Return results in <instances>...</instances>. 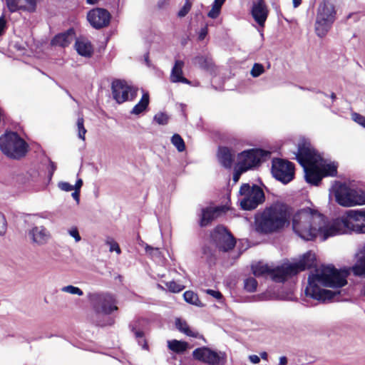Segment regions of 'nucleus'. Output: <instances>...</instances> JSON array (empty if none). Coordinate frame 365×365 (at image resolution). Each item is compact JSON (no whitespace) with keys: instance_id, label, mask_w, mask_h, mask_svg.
I'll return each mask as SVG.
<instances>
[{"instance_id":"9","label":"nucleus","mask_w":365,"mask_h":365,"mask_svg":"<svg viewBox=\"0 0 365 365\" xmlns=\"http://www.w3.org/2000/svg\"><path fill=\"white\" fill-rule=\"evenodd\" d=\"M239 193L242 197L240 205L242 209L245 210H252L257 208L265 200L262 189L256 185L250 186L247 183L243 184L240 188Z\"/></svg>"},{"instance_id":"50","label":"nucleus","mask_w":365,"mask_h":365,"mask_svg":"<svg viewBox=\"0 0 365 365\" xmlns=\"http://www.w3.org/2000/svg\"><path fill=\"white\" fill-rule=\"evenodd\" d=\"M56 170V165L53 161H49L48 177L51 179Z\"/></svg>"},{"instance_id":"60","label":"nucleus","mask_w":365,"mask_h":365,"mask_svg":"<svg viewBox=\"0 0 365 365\" xmlns=\"http://www.w3.org/2000/svg\"><path fill=\"white\" fill-rule=\"evenodd\" d=\"M260 356L262 359L267 360L268 355H267V352L263 351V352L260 353Z\"/></svg>"},{"instance_id":"25","label":"nucleus","mask_w":365,"mask_h":365,"mask_svg":"<svg viewBox=\"0 0 365 365\" xmlns=\"http://www.w3.org/2000/svg\"><path fill=\"white\" fill-rule=\"evenodd\" d=\"M361 256L358 259L351 269L354 275L365 277V245L361 251Z\"/></svg>"},{"instance_id":"13","label":"nucleus","mask_w":365,"mask_h":365,"mask_svg":"<svg viewBox=\"0 0 365 365\" xmlns=\"http://www.w3.org/2000/svg\"><path fill=\"white\" fill-rule=\"evenodd\" d=\"M113 98L118 103L132 101L137 95V90L121 80L113 81L111 86Z\"/></svg>"},{"instance_id":"7","label":"nucleus","mask_w":365,"mask_h":365,"mask_svg":"<svg viewBox=\"0 0 365 365\" xmlns=\"http://www.w3.org/2000/svg\"><path fill=\"white\" fill-rule=\"evenodd\" d=\"M336 19L334 6L329 1H324L318 9L315 23V31L318 36L322 38L329 31Z\"/></svg>"},{"instance_id":"4","label":"nucleus","mask_w":365,"mask_h":365,"mask_svg":"<svg viewBox=\"0 0 365 365\" xmlns=\"http://www.w3.org/2000/svg\"><path fill=\"white\" fill-rule=\"evenodd\" d=\"M292 207L282 202H276L255 216V230L262 234L278 232L290 224Z\"/></svg>"},{"instance_id":"39","label":"nucleus","mask_w":365,"mask_h":365,"mask_svg":"<svg viewBox=\"0 0 365 365\" xmlns=\"http://www.w3.org/2000/svg\"><path fill=\"white\" fill-rule=\"evenodd\" d=\"M154 120L159 125H166L169 120V116L165 113H158L154 115Z\"/></svg>"},{"instance_id":"45","label":"nucleus","mask_w":365,"mask_h":365,"mask_svg":"<svg viewBox=\"0 0 365 365\" xmlns=\"http://www.w3.org/2000/svg\"><path fill=\"white\" fill-rule=\"evenodd\" d=\"M58 187L66 192H69L74 190L73 186L67 182L61 181L58 183Z\"/></svg>"},{"instance_id":"47","label":"nucleus","mask_w":365,"mask_h":365,"mask_svg":"<svg viewBox=\"0 0 365 365\" xmlns=\"http://www.w3.org/2000/svg\"><path fill=\"white\" fill-rule=\"evenodd\" d=\"M220 12V9L217 6H212L211 10L208 12L207 16L211 19H216Z\"/></svg>"},{"instance_id":"6","label":"nucleus","mask_w":365,"mask_h":365,"mask_svg":"<svg viewBox=\"0 0 365 365\" xmlns=\"http://www.w3.org/2000/svg\"><path fill=\"white\" fill-rule=\"evenodd\" d=\"M27 143L15 132L6 133L0 137V149L6 156L19 159L27 152Z\"/></svg>"},{"instance_id":"2","label":"nucleus","mask_w":365,"mask_h":365,"mask_svg":"<svg viewBox=\"0 0 365 365\" xmlns=\"http://www.w3.org/2000/svg\"><path fill=\"white\" fill-rule=\"evenodd\" d=\"M349 274L347 269L338 270L334 266H323L316 269L315 273L308 277V284L304 292L307 297L318 301L331 299L336 292L327 290L323 287L340 288L346 284V277Z\"/></svg>"},{"instance_id":"64","label":"nucleus","mask_w":365,"mask_h":365,"mask_svg":"<svg viewBox=\"0 0 365 365\" xmlns=\"http://www.w3.org/2000/svg\"><path fill=\"white\" fill-rule=\"evenodd\" d=\"M98 325H100V326H104L105 324H103V323H101V322H98Z\"/></svg>"},{"instance_id":"58","label":"nucleus","mask_w":365,"mask_h":365,"mask_svg":"<svg viewBox=\"0 0 365 365\" xmlns=\"http://www.w3.org/2000/svg\"><path fill=\"white\" fill-rule=\"evenodd\" d=\"M287 359L286 356H281L279 358V362L278 365H287Z\"/></svg>"},{"instance_id":"11","label":"nucleus","mask_w":365,"mask_h":365,"mask_svg":"<svg viewBox=\"0 0 365 365\" xmlns=\"http://www.w3.org/2000/svg\"><path fill=\"white\" fill-rule=\"evenodd\" d=\"M195 359L208 365H225L227 354L224 351H217L208 347L203 346L195 349L192 352Z\"/></svg>"},{"instance_id":"38","label":"nucleus","mask_w":365,"mask_h":365,"mask_svg":"<svg viewBox=\"0 0 365 365\" xmlns=\"http://www.w3.org/2000/svg\"><path fill=\"white\" fill-rule=\"evenodd\" d=\"M106 244L109 246L110 252H115L118 255L121 253V250L118 244L111 237H108Z\"/></svg>"},{"instance_id":"16","label":"nucleus","mask_w":365,"mask_h":365,"mask_svg":"<svg viewBox=\"0 0 365 365\" xmlns=\"http://www.w3.org/2000/svg\"><path fill=\"white\" fill-rule=\"evenodd\" d=\"M110 18V13L106 9L102 8L93 9L87 14L88 22L96 29H100L108 26Z\"/></svg>"},{"instance_id":"17","label":"nucleus","mask_w":365,"mask_h":365,"mask_svg":"<svg viewBox=\"0 0 365 365\" xmlns=\"http://www.w3.org/2000/svg\"><path fill=\"white\" fill-rule=\"evenodd\" d=\"M11 13L19 11L34 12L36 9V0H5Z\"/></svg>"},{"instance_id":"56","label":"nucleus","mask_w":365,"mask_h":365,"mask_svg":"<svg viewBox=\"0 0 365 365\" xmlns=\"http://www.w3.org/2000/svg\"><path fill=\"white\" fill-rule=\"evenodd\" d=\"M225 0H215L213 2L212 6H217V8H219L221 9L222 6L225 3Z\"/></svg>"},{"instance_id":"26","label":"nucleus","mask_w":365,"mask_h":365,"mask_svg":"<svg viewBox=\"0 0 365 365\" xmlns=\"http://www.w3.org/2000/svg\"><path fill=\"white\" fill-rule=\"evenodd\" d=\"M168 346L173 352L182 354L187 349L189 344L185 341L173 339L168 341Z\"/></svg>"},{"instance_id":"27","label":"nucleus","mask_w":365,"mask_h":365,"mask_svg":"<svg viewBox=\"0 0 365 365\" xmlns=\"http://www.w3.org/2000/svg\"><path fill=\"white\" fill-rule=\"evenodd\" d=\"M149 104V95L143 93L140 101L133 107L131 113L138 115L144 111Z\"/></svg>"},{"instance_id":"24","label":"nucleus","mask_w":365,"mask_h":365,"mask_svg":"<svg viewBox=\"0 0 365 365\" xmlns=\"http://www.w3.org/2000/svg\"><path fill=\"white\" fill-rule=\"evenodd\" d=\"M78 53L84 57H91L93 54V47L91 42L85 40H77L75 43Z\"/></svg>"},{"instance_id":"54","label":"nucleus","mask_w":365,"mask_h":365,"mask_svg":"<svg viewBox=\"0 0 365 365\" xmlns=\"http://www.w3.org/2000/svg\"><path fill=\"white\" fill-rule=\"evenodd\" d=\"M249 359L252 364H258L260 361V359L257 355L249 356Z\"/></svg>"},{"instance_id":"43","label":"nucleus","mask_w":365,"mask_h":365,"mask_svg":"<svg viewBox=\"0 0 365 365\" xmlns=\"http://www.w3.org/2000/svg\"><path fill=\"white\" fill-rule=\"evenodd\" d=\"M351 119L354 122L365 128V117L364 115L357 113H351Z\"/></svg>"},{"instance_id":"51","label":"nucleus","mask_w":365,"mask_h":365,"mask_svg":"<svg viewBox=\"0 0 365 365\" xmlns=\"http://www.w3.org/2000/svg\"><path fill=\"white\" fill-rule=\"evenodd\" d=\"M6 28V22L4 16L0 17V36L4 34Z\"/></svg>"},{"instance_id":"31","label":"nucleus","mask_w":365,"mask_h":365,"mask_svg":"<svg viewBox=\"0 0 365 365\" xmlns=\"http://www.w3.org/2000/svg\"><path fill=\"white\" fill-rule=\"evenodd\" d=\"M135 324L136 323L130 324V328L138 339V344L142 346L143 349H147L148 345L145 340L143 339L144 334L142 331L135 329Z\"/></svg>"},{"instance_id":"32","label":"nucleus","mask_w":365,"mask_h":365,"mask_svg":"<svg viewBox=\"0 0 365 365\" xmlns=\"http://www.w3.org/2000/svg\"><path fill=\"white\" fill-rule=\"evenodd\" d=\"M171 143L178 152H182L185 150V142L179 134H174L172 136Z\"/></svg>"},{"instance_id":"29","label":"nucleus","mask_w":365,"mask_h":365,"mask_svg":"<svg viewBox=\"0 0 365 365\" xmlns=\"http://www.w3.org/2000/svg\"><path fill=\"white\" fill-rule=\"evenodd\" d=\"M324 176H335L337 174V165L335 163L325 164L322 159V165H319Z\"/></svg>"},{"instance_id":"59","label":"nucleus","mask_w":365,"mask_h":365,"mask_svg":"<svg viewBox=\"0 0 365 365\" xmlns=\"http://www.w3.org/2000/svg\"><path fill=\"white\" fill-rule=\"evenodd\" d=\"M293 6L294 8L298 7L302 4V0H292Z\"/></svg>"},{"instance_id":"19","label":"nucleus","mask_w":365,"mask_h":365,"mask_svg":"<svg viewBox=\"0 0 365 365\" xmlns=\"http://www.w3.org/2000/svg\"><path fill=\"white\" fill-rule=\"evenodd\" d=\"M252 15L255 21L262 27L264 26V23L268 16V9L264 0H258L253 4L252 8Z\"/></svg>"},{"instance_id":"44","label":"nucleus","mask_w":365,"mask_h":365,"mask_svg":"<svg viewBox=\"0 0 365 365\" xmlns=\"http://www.w3.org/2000/svg\"><path fill=\"white\" fill-rule=\"evenodd\" d=\"M69 235L74 238L76 242L81 240V237L79 234L78 230L76 227H73L68 230Z\"/></svg>"},{"instance_id":"52","label":"nucleus","mask_w":365,"mask_h":365,"mask_svg":"<svg viewBox=\"0 0 365 365\" xmlns=\"http://www.w3.org/2000/svg\"><path fill=\"white\" fill-rule=\"evenodd\" d=\"M207 34V27H204V28H202L200 31V34H199V39L200 40H203L205 38V37L206 36Z\"/></svg>"},{"instance_id":"49","label":"nucleus","mask_w":365,"mask_h":365,"mask_svg":"<svg viewBox=\"0 0 365 365\" xmlns=\"http://www.w3.org/2000/svg\"><path fill=\"white\" fill-rule=\"evenodd\" d=\"M203 255L206 257V259L208 261H212L213 254L209 247L203 248Z\"/></svg>"},{"instance_id":"42","label":"nucleus","mask_w":365,"mask_h":365,"mask_svg":"<svg viewBox=\"0 0 365 365\" xmlns=\"http://www.w3.org/2000/svg\"><path fill=\"white\" fill-rule=\"evenodd\" d=\"M166 286L168 287V289L173 292H180L185 288L183 285L178 284L174 281L167 282Z\"/></svg>"},{"instance_id":"30","label":"nucleus","mask_w":365,"mask_h":365,"mask_svg":"<svg viewBox=\"0 0 365 365\" xmlns=\"http://www.w3.org/2000/svg\"><path fill=\"white\" fill-rule=\"evenodd\" d=\"M185 300L193 305L197 306V307H202L203 304L200 302V300L198 298V296L197 294L192 291H186L183 294Z\"/></svg>"},{"instance_id":"48","label":"nucleus","mask_w":365,"mask_h":365,"mask_svg":"<svg viewBox=\"0 0 365 365\" xmlns=\"http://www.w3.org/2000/svg\"><path fill=\"white\" fill-rule=\"evenodd\" d=\"M206 293L209 295L213 297L214 298L220 300L222 299V294L219 291H215L213 289H207Z\"/></svg>"},{"instance_id":"20","label":"nucleus","mask_w":365,"mask_h":365,"mask_svg":"<svg viewBox=\"0 0 365 365\" xmlns=\"http://www.w3.org/2000/svg\"><path fill=\"white\" fill-rule=\"evenodd\" d=\"M184 62L181 60H176L171 70L170 80L172 83H182L190 84V81L183 76L182 68Z\"/></svg>"},{"instance_id":"15","label":"nucleus","mask_w":365,"mask_h":365,"mask_svg":"<svg viewBox=\"0 0 365 365\" xmlns=\"http://www.w3.org/2000/svg\"><path fill=\"white\" fill-rule=\"evenodd\" d=\"M264 151L260 149H252L242 152L239 156V170L241 172L247 170L257 166L264 155Z\"/></svg>"},{"instance_id":"22","label":"nucleus","mask_w":365,"mask_h":365,"mask_svg":"<svg viewBox=\"0 0 365 365\" xmlns=\"http://www.w3.org/2000/svg\"><path fill=\"white\" fill-rule=\"evenodd\" d=\"M217 156L222 166L225 168H231L234 161V155L228 148L220 147Z\"/></svg>"},{"instance_id":"46","label":"nucleus","mask_w":365,"mask_h":365,"mask_svg":"<svg viewBox=\"0 0 365 365\" xmlns=\"http://www.w3.org/2000/svg\"><path fill=\"white\" fill-rule=\"evenodd\" d=\"M6 230V220L4 215L0 212V235H3Z\"/></svg>"},{"instance_id":"23","label":"nucleus","mask_w":365,"mask_h":365,"mask_svg":"<svg viewBox=\"0 0 365 365\" xmlns=\"http://www.w3.org/2000/svg\"><path fill=\"white\" fill-rule=\"evenodd\" d=\"M221 211L220 207H206L202 208L201 211V216L200 220V225L201 227L207 226L210 222H212Z\"/></svg>"},{"instance_id":"1","label":"nucleus","mask_w":365,"mask_h":365,"mask_svg":"<svg viewBox=\"0 0 365 365\" xmlns=\"http://www.w3.org/2000/svg\"><path fill=\"white\" fill-rule=\"evenodd\" d=\"M294 232L304 240L320 236L322 240L339 235L365 233V210H349L331 221L318 211L307 207L292 217Z\"/></svg>"},{"instance_id":"3","label":"nucleus","mask_w":365,"mask_h":365,"mask_svg":"<svg viewBox=\"0 0 365 365\" xmlns=\"http://www.w3.org/2000/svg\"><path fill=\"white\" fill-rule=\"evenodd\" d=\"M315 260V254L309 251L297 262H287L280 266L273 267L259 262L252 265V271L255 277H269L275 282H284L299 272L312 267Z\"/></svg>"},{"instance_id":"55","label":"nucleus","mask_w":365,"mask_h":365,"mask_svg":"<svg viewBox=\"0 0 365 365\" xmlns=\"http://www.w3.org/2000/svg\"><path fill=\"white\" fill-rule=\"evenodd\" d=\"M243 172H241L240 170H239V165H237V170L235 171V173H234L233 175V180L235 182H237L240 177V175Z\"/></svg>"},{"instance_id":"35","label":"nucleus","mask_w":365,"mask_h":365,"mask_svg":"<svg viewBox=\"0 0 365 365\" xmlns=\"http://www.w3.org/2000/svg\"><path fill=\"white\" fill-rule=\"evenodd\" d=\"M78 136L80 139L85 140V135L87 132L84 127V120L83 117H79L77 120Z\"/></svg>"},{"instance_id":"21","label":"nucleus","mask_w":365,"mask_h":365,"mask_svg":"<svg viewBox=\"0 0 365 365\" xmlns=\"http://www.w3.org/2000/svg\"><path fill=\"white\" fill-rule=\"evenodd\" d=\"M75 32L73 29H70L64 33L56 35L51 41V44L61 47L68 46L74 38Z\"/></svg>"},{"instance_id":"5","label":"nucleus","mask_w":365,"mask_h":365,"mask_svg":"<svg viewBox=\"0 0 365 365\" xmlns=\"http://www.w3.org/2000/svg\"><path fill=\"white\" fill-rule=\"evenodd\" d=\"M296 159L303 167L306 181L317 185L324 177L319 165H322V157L313 148L310 142L304 138L298 143V150L294 153Z\"/></svg>"},{"instance_id":"33","label":"nucleus","mask_w":365,"mask_h":365,"mask_svg":"<svg viewBox=\"0 0 365 365\" xmlns=\"http://www.w3.org/2000/svg\"><path fill=\"white\" fill-rule=\"evenodd\" d=\"M194 63L202 68H208L211 66L212 62L207 57L199 56L194 58Z\"/></svg>"},{"instance_id":"63","label":"nucleus","mask_w":365,"mask_h":365,"mask_svg":"<svg viewBox=\"0 0 365 365\" xmlns=\"http://www.w3.org/2000/svg\"><path fill=\"white\" fill-rule=\"evenodd\" d=\"M362 293L365 296V286L364 287V288L362 289Z\"/></svg>"},{"instance_id":"14","label":"nucleus","mask_w":365,"mask_h":365,"mask_svg":"<svg viewBox=\"0 0 365 365\" xmlns=\"http://www.w3.org/2000/svg\"><path fill=\"white\" fill-rule=\"evenodd\" d=\"M211 237L216 247L223 252L232 250L236 243L231 233L221 226H218L214 230Z\"/></svg>"},{"instance_id":"34","label":"nucleus","mask_w":365,"mask_h":365,"mask_svg":"<svg viewBox=\"0 0 365 365\" xmlns=\"http://www.w3.org/2000/svg\"><path fill=\"white\" fill-rule=\"evenodd\" d=\"M257 287V282L254 277H248L244 282V287L249 292H255Z\"/></svg>"},{"instance_id":"8","label":"nucleus","mask_w":365,"mask_h":365,"mask_svg":"<svg viewBox=\"0 0 365 365\" xmlns=\"http://www.w3.org/2000/svg\"><path fill=\"white\" fill-rule=\"evenodd\" d=\"M336 201L344 207L365 205V192L340 184L334 192Z\"/></svg>"},{"instance_id":"10","label":"nucleus","mask_w":365,"mask_h":365,"mask_svg":"<svg viewBox=\"0 0 365 365\" xmlns=\"http://www.w3.org/2000/svg\"><path fill=\"white\" fill-rule=\"evenodd\" d=\"M87 297L97 315H109L118 309L115 299L110 294L89 293Z\"/></svg>"},{"instance_id":"18","label":"nucleus","mask_w":365,"mask_h":365,"mask_svg":"<svg viewBox=\"0 0 365 365\" xmlns=\"http://www.w3.org/2000/svg\"><path fill=\"white\" fill-rule=\"evenodd\" d=\"M29 237L33 244L42 246L48 243L51 235L45 227L34 226L29 231Z\"/></svg>"},{"instance_id":"62","label":"nucleus","mask_w":365,"mask_h":365,"mask_svg":"<svg viewBox=\"0 0 365 365\" xmlns=\"http://www.w3.org/2000/svg\"><path fill=\"white\" fill-rule=\"evenodd\" d=\"M331 98L334 101L336 99V95L335 93H332L330 96Z\"/></svg>"},{"instance_id":"40","label":"nucleus","mask_w":365,"mask_h":365,"mask_svg":"<svg viewBox=\"0 0 365 365\" xmlns=\"http://www.w3.org/2000/svg\"><path fill=\"white\" fill-rule=\"evenodd\" d=\"M192 3L189 0H186L183 6L178 11V16L180 18L185 16L190 11Z\"/></svg>"},{"instance_id":"28","label":"nucleus","mask_w":365,"mask_h":365,"mask_svg":"<svg viewBox=\"0 0 365 365\" xmlns=\"http://www.w3.org/2000/svg\"><path fill=\"white\" fill-rule=\"evenodd\" d=\"M177 329L189 336L197 337L198 333L190 329V327L185 321L177 319L175 321Z\"/></svg>"},{"instance_id":"36","label":"nucleus","mask_w":365,"mask_h":365,"mask_svg":"<svg viewBox=\"0 0 365 365\" xmlns=\"http://www.w3.org/2000/svg\"><path fill=\"white\" fill-rule=\"evenodd\" d=\"M61 292L68 293L73 295L82 296L83 294V291L73 285L64 286L61 289Z\"/></svg>"},{"instance_id":"61","label":"nucleus","mask_w":365,"mask_h":365,"mask_svg":"<svg viewBox=\"0 0 365 365\" xmlns=\"http://www.w3.org/2000/svg\"><path fill=\"white\" fill-rule=\"evenodd\" d=\"M98 0H86L88 4H95L98 2Z\"/></svg>"},{"instance_id":"57","label":"nucleus","mask_w":365,"mask_h":365,"mask_svg":"<svg viewBox=\"0 0 365 365\" xmlns=\"http://www.w3.org/2000/svg\"><path fill=\"white\" fill-rule=\"evenodd\" d=\"M83 185V180L79 178L76 180L75 185L73 186L74 190H81Z\"/></svg>"},{"instance_id":"37","label":"nucleus","mask_w":365,"mask_h":365,"mask_svg":"<svg viewBox=\"0 0 365 365\" xmlns=\"http://www.w3.org/2000/svg\"><path fill=\"white\" fill-rule=\"evenodd\" d=\"M264 68L263 65L261 63H254V65L251 69L250 74L252 77L257 78V77L259 76L260 75H262V73H264Z\"/></svg>"},{"instance_id":"53","label":"nucleus","mask_w":365,"mask_h":365,"mask_svg":"<svg viewBox=\"0 0 365 365\" xmlns=\"http://www.w3.org/2000/svg\"><path fill=\"white\" fill-rule=\"evenodd\" d=\"M73 198L77 202V203H79L80 200V190H74V192L71 194Z\"/></svg>"},{"instance_id":"41","label":"nucleus","mask_w":365,"mask_h":365,"mask_svg":"<svg viewBox=\"0 0 365 365\" xmlns=\"http://www.w3.org/2000/svg\"><path fill=\"white\" fill-rule=\"evenodd\" d=\"M145 252L153 258H160L161 257V252L159 248L153 247L150 245L145 246Z\"/></svg>"},{"instance_id":"12","label":"nucleus","mask_w":365,"mask_h":365,"mask_svg":"<svg viewBox=\"0 0 365 365\" xmlns=\"http://www.w3.org/2000/svg\"><path fill=\"white\" fill-rule=\"evenodd\" d=\"M272 173L276 180L287 184L294 179V165L287 160L274 158L272 160Z\"/></svg>"}]
</instances>
